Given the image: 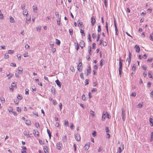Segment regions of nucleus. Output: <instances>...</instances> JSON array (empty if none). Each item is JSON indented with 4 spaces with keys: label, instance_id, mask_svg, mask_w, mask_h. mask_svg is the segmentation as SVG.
<instances>
[{
    "label": "nucleus",
    "instance_id": "obj_1",
    "mask_svg": "<svg viewBox=\"0 0 153 153\" xmlns=\"http://www.w3.org/2000/svg\"><path fill=\"white\" fill-rule=\"evenodd\" d=\"M75 137L76 140L79 141L80 140V136L79 134H75Z\"/></svg>",
    "mask_w": 153,
    "mask_h": 153
},
{
    "label": "nucleus",
    "instance_id": "obj_2",
    "mask_svg": "<svg viewBox=\"0 0 153 153\" xmlns=\"http://www.w3.org/2000/svg\"><path fill=\"white\" fill-rule=\"evenodd\" d=\"M91 26H93L94 25L96 22V20L94 16H92L91 17Z\"/></svg>",
    "mask_w": 153,
    "mask_h": 153
},
{
    "label": "nucleus",
    "instance_id": "obj_3",
    "mask_svg": "<svg viewBox=\"0 0 153 153\" xmlns=\"http://www.w3.org/2000/svg\"><path fill=\"white\" fill-rule=\"evenodd\" d=\"M122 119L123 121H124L125 120L126 117H125V111L122 110Z\"/></svg>",
    "mask_w": 153,
    "mask_h": 153
},
{
    "label": "nucleus",
    "instance_id": "obj_4",
    "mask_svg": "<svg viewBox=\"0 0 153 153\" xmlns=\"http://www.w3.org/2000/svg\"><path fill=\"white\" fill-rule=\"evenodd\" d=\"M90 145V143L89 142L87 143L84 146V148L85 150H88L89 148Z\"/></svg>",
    "mask_w": 153,
    "mask_h": 153
},
{
    "label": "nucleus",
    "instance_id": "obj_5",
    "mask_svg": "<svg viewBox=\"0 0 153 153\" xmlns=\"http://www.w3.org/2000/svg\"><path fill=\"white\" fill-rule=\"evenodd\" d=\"M129 57L127 58V59L126 60V61H127L128 60V66H129L130 63L131 61V58L130 57V55H131V53H130V52H129Z\"/></svg>",
    "mask_w": 153,
    "mask_h": 153
},
{
    "label": "nucleus",
    "instance_id": "obj_6",
    "mask_svg": "<svg viewBox=\"0 0 153 153\" xmlns=\"http://www.w3.org/2000/svg\"><path fill=\"white\" fill-rule=\"evenodd\" d=\"M123 60H121V59L120 58L119 59V69H122V63L121 61Z\"/></svg>",
    "mask_w": 153,
    "mask_h": 153
},
{
    "label": "nucleus",
    "instance_id": "obj_7",
    "mask_svg": "<svg viewBox=\"0 0 153 153\" xmlns=\"http://www.w3.org/2000/svg\"><path fill=\"white\" fill-rule=\"evenodd\" d=\"M61 146L62 144L60 143L59 142H58L56 144V146L57 147V149L59 150L61 149Z\"/></svg>",
    "mask_w": 153,
    "mask_h": 153
},
{
    "label": "nucleus",
    "instance_id": "obj_8",
    "mask_svg": "<svg viewBox=\"0 0 153 153\" xmlns=\"http://www.w3.org/2000/svg\"><path fill=\"white\" fill-rule=\"evenodd\" d=\"M134 48L136 49V52L137 53H139L140 51V48L139 46L138 45H136L135 46Z\"/></svg>",
    "mask_w": 153,
    "mask_h": 153
},
{
    "label": "nucleus",
    "instance_id": "obj_9",
    "mask_svg": "<svg viewBox=\"0 0 153 153\" xmlns=\"http://www.w3.org/2000/svg\"><path fill=\"white\" fill-rule=\"evenodd\" d=\"M106 113H107V112L103 111V112L102 120L104 121L105 118V116L106 115Z\"/></svg>",
    "mask_w": 153,
    "mask_h": 153
},
{
    "label": "nucleus",
    "instance_id": "obj_10",
    "mask_svg": "<svg viewBox=\"0 0 153 153\" xmlns=\"http://www.w3.org/2000/svg\"><path fill=\"white\" fill-rule=\"evenodd\" d=\"M24 134L25 135L27 136V137H30V136L29 135V132H27V131H24Z\"/></svg>",
    "mask_w": 153,
    "mask_h": 153
},
{
    "label": "nucleus",
    "instance_id": "obj_11",
    "mask_svg": "<svg viewBox=\"0 0 153 153\" xmlns=\"http://www.w3.org/2000/svg\"><path fill=\"white\" fill-rule=\"evenodd\" d=\"M56 82V83L57 85L60 87H61V83L58 79H57L55 81Z\"/></svg>",
    "mask_w": 153,
    "mask_h": 153
},
{
    "label": "nucleus",
    "instance_id": "obj_12",
    "mask_svg": "<svg viewBox=\"0 0 153 153\" xmlns=\"http://www.w3.org/2000/svg\"><path fill=\"white\" fill-rule=\"evenodd\" d=\"M13 76V74L10 73L7 75V76L8 77V79H10Z\"/></svg>",
    "mask_w": 153,
    "mask_h": 153
},
{
    "label": "nucleus",
    "instance_id": "obj_13",
    "mask_svg": "<svg viewBox=\"0 0 153 153\" xmlns=\"http://www.w3.org/2000/svg\"><path fill=\"white\" fill-rule=\"evenodd\" d=\"M88 68L86 70V72L89 74H90L91 72V68L90 66L88 67Z\"/></svg>",
    "mask_w": 153,
    "mask_h": 153
},
{
    "label": "nucleus",
    "instance_id": "obj_14",
    "mask_svg": "<svg viewBox=\"0 0 153 153\" xmlns=\"http://www.w3.org/2000/svg\"><path fill=\"white\" fill-rule=\"evenodd\" d=\"M67 137L66 135H63L62 136V140L63 142H65L66 141Z\"/></svg>",
    "mask_w": 153,
    "mask_h": 153
},
{
    "label": "nucleus",
    "instance_id": "obj_15",
    "mask_svg": "<svg viewBox=\"0 0 153 153\" xmlns=\"http://www.w3.org/2000/svg\"><path fill=\"white\" fill-rule=\"evenodd\" d=\"M82 62H79L77 66V68L78 71H79V69H80V67L82 66Z\"/></svg>",
    "mask_w": 153,
    "mask_h": 153
},
{
    "label": "nucleus",
    "instance_id": "obj_16",
    "mask_svg": "<svg viewBox=\"0 0 153 153\" xmlns=\"http://www.w3.org/2000/svg\"><path fill=\"white\" fill-rule=\"evenodd\" d=\"M44 150L45 153H48V148L47 146H45L44 147Z\"/></svg>",
    "mask_w": 153,
    "mask_h": 153
},
{
    "label": "nucleus",
    "instance_id": "obj_17",
    "mask_svg": "<svg viewBox=\"0 0 153 153\" xmlns=\"http://www.w3.org/2000/svg\"><path fill=\"white\" fill-rule=\"evenodd\" d=\"M105 26L107 30V33L108 34V23L107 22H105Z\"/></svg>",
    "mask_w": 153,
    "mask_h": 153
},
{
    "label": "nucleus",
    "instance_id": "obj_18",
    "mask_svg": "<svg viewBox=\"0 0 153 153\" xmlns=\"http://www.w3.org/2000/svg\"><path fill=\"white\" fill-rule=\"evenodd\" d=\"M10 22L12 23H14L15 22V20L14 19L12 16H10Z\"/></svg>",
    "mask_w": 153,
    "mask_h": 153
},
{
    "label": "nucleus",
    "instance_id": "obj_19",
    "mask_svg": "<svg viewBox=\"0 0 153 153\" xmlns=\"http://www.w3.org/2000/svg\"><path fill=\"white\" fill-rule=\"evenodd\" d=\"M60 41L59 40L57 39H56V44L59 45L60 44Z\"/></svg>",
    "mask_w": 153,
    "mask_h": 153
},
{
    "label": "nucleus",
    "instance_id": "obj_20",
    "mask_svg": "<svg viewBox=\"0 0 153 153\" xmlns=\"http://www.w3.org/2000/svg\"><path fill=\"white\" fill-rule=\"evenodd\" d=\"M79 46H81L82 45H85V43L84 42L83 40H81L79 43Z\"/></svg>",
    "mask_w": 153,
    "mask_h": 153
},
{
    "label": "nucleus",
    "instance_id": "obj_21",
    "mask_svg": "<svg viewBox=\"0 0 153 153\" xmlns=\"http://www.w3.org/2000/svg\"><path fill=\"white\" fill-rule=\"evenodd\" d=\"M18 71L20 72V73H22L23 71V69L21 67H19L18 69Z\"/></svg>",
    "mask_w": 153,
    "mask_h": 153
},
{
    "label": "nucleus",
    "instance_id": "obj_22",
    "mask_svg": "<svg viewBox=\"0 0 153 153\" xmlns=\"http://www.w3.org/2000/svg\"><path fill=\"white\" fill-rule=\"evenodd\" d=\"M80 32L82 36H85V34L84 33V31L83 30L81 29L80 31Z\"/></svg>",
    "mask_w": 153,
    "mask_h": 153
},
{
    "label": "nucleus",
    "instance_id": "obj_23",
    "mask_svg": "<svg viewBox=\"0 0 153 153\" xmlns=\"http://www.w3.org/2000/svg\"><path fill=\"white\" fill-rule=\"evenodd\" d=\"M51 91L54 95L55 94V89L54 88L52 87L51 88Z\"/></svg>",
    "mask_w": 153,
    "mask_h": 153
},
{
    "label": "nucleus",
    "instance_id": "obj_24",
    "mask_svg": "<svg viewBox=\"0 0 153 153\" xmlns=\"http://www.w3.org/2000/svg\"><path fill=\"white\" fill-rule=\"evenodd\" d=\"M55 14L57 18H58V19L61 18V17L59 16V14L58 12H55Z\"/></svg>",
    "mask_w": 153,
    "mask_h": 153
},
{
    "label": "nucleus",
    "instance_id": "obj_25",
    "mask_svg": "<svg viewBox=\"0 0 153 153\" xmlns=\"http://www.w3.org/2000/svg\"><path fill=\"white\" fill-rule=\"evenodd\" d=\"M70 69L72 72H75V69L74 67L72 65H71L70 66Z\"/></svg>",
    "mask_w": 153,
    "mask_h": 153
},
{
    "label": "nucleus",
    "instance_id": "obj_26",
    "mask_svg": "<svg viewBox=\"0 0 153 153\" xmlns=\"http://www.w3.org/2000/svg\"><path fill=\"white\" fill-rule=\"evenodd\" d=\"M60 20L61 18L58 19L57 22V24L59 26L60 25Z\"/></svg>",
    "mask_w": 153,
    "mask_h": 153
},
{
    "label": "nucleus",
    "instance_id": "obj_27",
    "mask_svg": "<svg viewBox=\"0 0 153 153\" xmlns=\"http://www.w3.org/2000/svg\"><path fill=\"white\" fill-rule=\"evenodd\" d=\"M70 35L72 36L73 34V30L72 29H70L69 30Z\"/></svg>",
    "mask_w": 153,
    "mask_h": 153
},
{
    "label": "nucleus",
    "instance_id": "obj_28",
    "mask_svg": "<svg viewBox=\"0 0 153 153\" xmlns=\"http://www.w3.org/2000/svg\"><path fill=\"white\" fill-rule=\"evenodd\" d=\"M148 76L150 78H152V75L151 74V71H149L148 72Z\"/></svg>",
    "mask_w": 153,
    "mask_h": 153
},
{
    "label": "nucleus",
    "instance_id": "obj_29",
    "mask_svg": "<svg viewBox=\"0 0 153 153\" xmlns=\"http://www.w3.org/2000/svg\"><path fill=\"white\" fill-rule=\"evenodd\" d=\"M64 124L65 126H68V121L66 120H65L64 121Z\"/></svg>",
    "mask_w": 153,
    "mask_h": 153
},
{
    "label": "nucleus",
    "instance_id": "obj_30",
    "mask_svg": "<svg viewBox=\"0 0 153 153\" xmlns=\"http://www.w3.org/2000/svg\"><path fill=\"white\" fill-rule=\"evenodd\" d=\"M9 57V55L8 53H6L5 54L4 56V58L5 59H7Z\"/></svg>",
    "mask_w": 153,
    "mask_h": 153
},
{
    "label": "nucleus",
    "instance_id": "obj_31",
    "mask_svg": "<svg viewBox=\"0 0 153 153\" xmlns=\"http://www.w3.org/2000/svg\"><path fill=\"white\" fill-rule=\"evenodd\" d=\"M88 81H89V79H85V85L88 84V83H89Z\"/></svg>",
    "mask_w": 153,
    "mask_h": 153
},
{
    "label": "nucleus",
    "instance_id": "obj_32",
    "mask_svg": "<svg viewBox=\"0 0 153 153\" xmlns=\"http://www.w3.org/2000/svg\"><path fill=\"white\" fill-rule=\"evenodd\" d=\"M101 30V27L100 25L98 26L97 31L98 32H100Z\"/></svg>",
    "mask_w": 153,
    "mask_h": 153
},
{
    "label": "nucleus",
    "instance_id": "obj_33",
    "mask_svg": "<svg viewBox=\"0 0 153 153\" xmlns=\"http://www.w3.org/2000/svg\"><path fill=\"white\" fill-rule=\"evenodd\" d=\"M123 149H122L121 147H118V150L117 151V152L120 153L123 151Z\"/></svg>",
    "mask_w": 153,
    "mask_h": 153
},
{
    "label": "nucleus",
    "instance_id": "obj_34",
    "mask_svg": "<svg viewBox=\"0 0 153 153\" xmlns=\"http://www.w3.org/2000/svg\"><path fill=\"white\" fill-rule=\"evenodd\" d=\"M153 140V132H152L151 134L150 141H152Z\"/></svg>",
    "mask_w": 153,
    "mask_h": 153
},
{
    "label": "nucleus",
    "instance_id": "obj_35",
    "mask_svg": "<svg viewBox=\"0 0 153 153\" xmlns=\"http://www.w3.org/2000/svg\"><path fill=\"white\" fill-rule=\"evenodd\" d=\"M13 50H10L8 51V53L10 54H11L13 53Z\"/></svg>",
    "mask_w": 153,
    "mask_h": 153
},
{
    "label": "nucleus",
    "instance_id": "obj_36",
    "mask_svg": "<svg viewBox=\"0 0 153 153\" xmlns=\"http://www.w3.org/2000/svg\"><path fill=\"white\" fill-rule=\"evenodd\" d=\"M26 124H27V125H30V120H26Z\"/></svg>",
    "mask_w": 153,
    "mask_h": 153
},
{
    "label": "nucleus",
    "instance_id": "obj_37",
    "mask_svg": "<svg viewBox=\"0 0 153 153\" xmlns=\"http://www.w3.org/2000/svg\"><path fill=\"white\" fill-rule=\"evenodd\" d=\"M0 100H1V102L2 103H4V102L5 101V99L4 97H1L0 98Z\"/></svg>",
    "mask_w": 153,
    "mask_h": 153
},
{
    "label": "nucleus",
    "instance_id": "obj_38",
    "mask_svg": "<svg viewBox=\"0 0 153 153\" xmlns=\"http://www.w3.org/2000/svg\"><path fill=\"white\" fill-rule=\"evenodd\" d=\"M103 148L102 147L100 146L98 150V152H101Z\"/></svg>",
    "mask_w": 153,
    "mask_h": 153
},
{
    "label": "nucleus",
    "instance_id": "obj_39",
    "mask_svg": "<svg viewBox=\"0 0 153 153\" xmlns=\"http://www.w3.org/2000/svg\"><path fill=\"white\" fill-rule=\"evenodd\" d=\"M13 110V109L12 107H10L8 109V110L9 111V112H12Z\"/></svg>",
    "mask_w": 153,
    "mask_h": 153
},
{
    "label": "nucleus",
    "instance_id": "obj_40",
    "mask_svg": "<svg viewBox=\"0 0 153 153\" xmlns=\"http://www.w3.org/2000/svg\"><path fill=\"white\" fill-rule=\"evenodd\" d=\"M17 111L18 112H21V108L19 107H17Z\"/></svg>",
    "mask_w": 153,
    "mask_h": 153
},
{
    "label": "nucleus",
    "instance_id": "obj_41",
    "mask_svg": "<svg viewBox=\"0 0 153 153\" xmlns=\"http://www.w3.org/2000/svg\"><path fill=\"white\" fill-rule=\"evenodd\" d=\"M82 99L83 100H85L86 99V97L84 94H83L82 96Z\"/></svg>",
    "mask_w": 153,
    "mask_h": 153
},
{
    "label": "nucleus",
    "instance_id": "obj_42",
    "mask_svg": "<svg viewBox=\"0 0 153 153\" xmlns=\"http://www.w3.org/2000/svg\"><path fill=\"white\" fill-rule=\"evenodd\" d=\"M17 97L18 99L19 100H21L22 99V96H20L19 94L18 95V96H17Z\"/></svg>",
    "mask_w": 153,
    "mask_h": 153
},
{
    "label": "nucleus",
    "instance_id": "obj_43",
    "mask_svg": "<svg viewBox=\"0 0 153 153\" xmlns=\"http://www.w3.org/2000/svg\"><path fill=\"white\" fill-rule=\"evenodd\" d=\"M52 101H53V104L54 105H56V104L57 102H56V101L55 100H52Z\"/></svg>",
    "mask_w": 153,
    "mask_h": 153
},
{
    "label": "nucleus",
    "instance_id": "obj_44",
    "mask_svg": "<svg viewBox=\"0 0 153 153\" xmlns=\"http://www.w3.org/2000/svg\"><path fill=\"white\" fill-rule=\"evenodd\" d=\"M106 117L110 119L111 117V116L107 112V113H106Z\"/></svg>",
    "mask_w": 153,
    "mask_h": 153
},
{
    "label": "nucleus",
    "instance_id": "obj_45",
    "mask_svg": "<svg viewBox=\"0 0 153 153\" xmlns=\"http://www.w3.org/2000/svg\"><path fill=\"white\" fill-rule=\"evenodd\" d=\"M80 76L82 79H84V77L83 76V73H81L80 74Z\"/></svg>",
    "mask_w": 153,
    "mask_h": 153
},
{
    "label": "nucleus",
    "instance_id": "obj_46",
    "mask_svg": "<svg viewBox=\"0 0 153 153\" xmlns=\"http://www.w3.org/2000/svg\"><path fill=\"white\" fill-rule=\"evenodd\" d=\"M10 65L13 67H15L16 66V64L15 63H11Z\"/></svg>",
    "mask_w": 153,
    "mask_h": 153
},
{
    "label": "nucleus",
    "instance_id": "obj_47",
    "mask_svg": "<svg viewBox=\"0 0 153 153\" xmlns=\"http://www.w3.org/2000/svg\"><path fill=\"white\" fill-rule=\"evenodd\" d=\"M29 90L27 89H25V94L28 95L29 94Z\"/></svg>",
    "mask_w": 153,
    "mask_h": 153
},
{
    "label": "nucleus",
    "instance_id": "obj_48",
    "mask_svg": "<svg viewBox=\"0 0 153 153\" xmlns=\"http://www.w3.org/2000/svg\"><path fill=\"white\" fill-rule=\"evenodd\" d=\"M16 86V85L15 84L14 82H12V84L11 85V87L12 88L15 87Z\"/></svg>",
    "mask_w": 153,
    "mask_h": 153
},
{
    "label": "nucleus",
    "instance_id": "obj_49",
    "mask_svg": "<svg viewBox=\"0 0 153 153\" xmlns=\"http://www.w3.org/2000/svg\"><path fill=\"white\" fill-rule=\"evenodd\" d=\"M32 89L33 92L36 91V88L34 86L32 87Z\"/></svg>",
    "mask_w": 153,
    "mask_h": 153
},
{
    "label": "nucleus",
    "instance_id": "obj_50",
    "mask_svg": "<svg viewBox=\"0 0 153 153\" xmlns=\"http://www.w3.org/2000/svg\"><path fill=\"white\" fill-rule=\"evenodd\" d=\"M143 105L140 103H139L137 105V107L138 108H141L142 107Z\"/></svg>",
    "mask_w": 153,
    "mask_h": 153
},
{
    "label": "nucleus",
    "instance_id": "obj_51",
    "mask_svg": "<svg viewBox=\"0 0 153 153\" xmlns=\"http://www.w3.org/2000/svg\"><path fill=\"white\" fill-rule=\"evenodd\" d=\"M35 126L37 128L39 127V123H35Z\"/></svg>",
    "mask_w": 153,
    "mask_h": 153
},
{
    "label": "nucleus",
    "instance_id": "obj_52",
    "mask_svg": "<svg viewBox=\"0 0 153 153\" xmlns=\"http://www.w3.org/2000/svg\"><path fill=\"white\" fill-rule=\"evenodd\" d=\"M122 69H119V75H120V77H121L122 72Z\"/></svg>",
    "mask_w": 153,
    "mask_h": 153
},
{
    "label": "nucleus",
    "instance_id": "obj_53",
    "mask_svg": "<svg viewBox=\"0 0 153 153\" xmlns=\"http://www.w3.org/2000/svg\"><path fill=\"white\" fill-rule=\"evenodd\" d=\"M89 49H88V53H89V54L91 55V48L90 46H89Z\"/></svg>",
    "mask_w": 153,
    "mask_h": 153
},
{
    "label": "nucleus",
    "instance_id": "obj_54",
    "mask_svg": "<svg viewBox=\"0 0 153 153\" xmlns=\"http://www.w3.org/2000/svg\"><path fill=\"white\" fill-rule=\"evenodd\" d=\"M105 130L106 131V132H107V133H108L109 132V129L108 127L106 126L105 127Z\"/></svg>",
    "mask_w": 153,
    "mask_h": 153
},
{
    "label": "nucleus",
    "instance_id": "obj_55",
    "mask_svg": "<svg viewBox=\"0 0 153 153\" xmlns=\"http://www.w3.org/2000/svg\"><path fill=\"white\" fill-rule=\"evenodd\" d=\"M102 45L103 46H105L107 45L106 43L105 42H103L102 43Z\"/></svg>",
    "mask_w": 153,
    "mask_h": 153
},
{
    "label": "nucleus",
    "instance_id": "obj_56",
    "mask_svg": "<svg viewBox=\"0 0 153 153\" xmlns=\"http://www.w3.org/2000/svg\"><path fill=\"white\" fill-rule=\"evenodd\" d=\"M100 66L102 67L103 65V63H102V59L100 60Z\"/></svg>",
    "mask_w": 153,
    "mask_h": 153
},
{
    "label": "nucleus",
    "instance_id": "obj_57",
    "mask_svg": "<svg viewBox=\"0 0 153 153\" xmlns=\"http://www.w3.org/2000/svg\"><path fill=\"white\" fill-rule=\"evenodd\" d=\"M97 35H98V37H97V42L99 41V40L100 39V35L99 34H97Z\"/></svg>",
    "mask_w": 153,
    "mask_h": 153
},
{
    "label": "nucleus",
    "instance_id": "obj_58",
    "mask_svg": "<svg viewBox=\"0 0 153 153\" xmlns=\"http://www.w3.org/2000/svg\"><path fill=\"white\" fill-rule=\"evenodd\" d=\"M96 36V34L95 33H93L92 35V37L93 39H95Z\"/></svg>",
    "mask_w": 153,
    "mask_h": 153
},
{
    "label": "nucleus",
    "instance_id": "obj_59",
    "mask_svg": "<svg viewBox=\"0 0 153 153\" xmlns=\"http://www.w3.org/2000/svg\"><path fill=\"white\" fill-rule=\"evenodd\" d=\"M71 125L70 126V128L71 129H73L74 127V126L73 125L72 123H71Z\"/></svg>",
    "mask_w": 153,
    "mask_h": 153
},
{
    "label": "nucleus",
    "instance_id": "obj_60",
    "mask_svg": "<svg viewBox=\"0 0 153 153\" xmlns=\"http://www.w3.org/2000/svg\"><path fill=\"white\" fill-rule=\"evenodd\" d=\"M17 57L18 58V59L19 60H21V55L20 54H18L17 55Z\"/></svg>",
    "mask_w": 153,
    "mask_h": 153
},
{
    "label": "nucleus",
    "instance_id": "obj_61",
    "mask_svg": "<svg viewBox=\"0 0 153 153\" xmlns=\"http://www.w3.org/2000/svg\"><path fill=\"white\" fill-rule=\"evenodd\" d=\"M149 38L150 39L152 40V41H153V37L152 35V34H150L149 36Z\"/></svg>",
    "mask_w": 153,
    "mask_h": 153
},
{
    "label": "nucleus",
    "instance_id": "obj_62",
    "mask_svg": "<svg viewBox=\"0 0 153 153\" xmlns=\"http://www.w3.org/2000/svg\"><path fill=\"white\" fill-rule=\"evenodd\" d=\"M29 46L27 44H26L25 46V48L26 49H27L29 48Z\"/></svg>",
    "mask_w": 153,
    "mask_h": 153
},
{
    "label": "nucleus",
    "instance_id": "obj_63",
    "mask_svg": "<svg viewBox=\"0 0 153 153\" xmlns=\"http://www.w3.org/2000/svg\"><path fill=\"white\" fill-rule=\"evenodd\" d=\"M143 69L144 70H146V65H143L142 67Z\"/></svg>",
    "mask_w": 153,
    "mask_h": 153
},
{
    "label": "nucleus",
    "instance_id": "obj_64",
    "mask_svg": "<svg viewBox=\"0 0 153 153\" xmlns=\"http://www.w3.org/2000/svg\"><path fill=\"white\" fill-rule=\"evenodd\" d=\"M149 120V122H150V123H153V119H152L151 118H150Z\"/></svg>",
    "mask_w": 153,
    "mask_h": 153
}]
</instances>
